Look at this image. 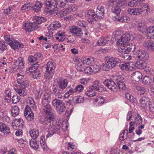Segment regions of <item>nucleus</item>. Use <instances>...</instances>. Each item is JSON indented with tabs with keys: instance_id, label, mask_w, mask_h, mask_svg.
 <instances>
[{
	"instance_id": "51",
	"label": "nucleus",
	"mask_w": 154,
	"mask_h": 154,
	"mask_svg": "<svg viewBox=\"0 0 154 154\" xmlns=\"http://www.w3.org/2000/svg\"><path fill=\"white\" fill-rule=\"evenodd\" d=\"M73 100L76 103H81L83 102L84 99L83 97L80 96H75L73 97Z\"/></svg>"
},
{
	"instance_id": "3",
	"label": "nucleus",
	"mask_w": 154,
	"mask_h": 154,
	"mask_svg": "<svg viewBox=\"0 0 154 154\" xmlns=\"http://www.w3.org/2000/svg\"><path fill=\"white\" fill-rule=\"evenodd\" d=\"M4 39L12 49L16 50L23 48L24 47V45L23 43H20L18 41L15 40L9 35L4 36Z\"/></svg>"
},
{
	"instance_id": "64",
	"label": "nucleus",
	"mask_w": 154,
	"mask_h": 154,
	"mask_svg": "<svg viewBox=\"0 0 154 154\" xmlns=\"http://www.w3.org/2000/svg\"><path fill=\"white\" fill-rule=\"evenodd\" d=\"M13 10V7L12 6H9L4 10V13L5 14L8 15L11 14Z\"/></svg>"
},
{
	"instance_id": "59",
	"label": "nucleus",
	"mask_w": 154,
	"mask_h": 154,
	"mask_svg": "<svg viewBox=\"0 0 154 154\" xmlns=\"http://www.w3.org/2000/svg\"><path fill=\"white\" fill-rule=\"evenodd\" d=\"M136 88L138 91V93L140 95L143 94L145 93V88L142 87L137 86Z\"/></svg>"
},
{
	"instance_id": "38",
	"label": "nucleus",
	"mask_w": 154,
	"mask_h": 154,
	"mask_svg": "<svg viewBox=\"0 0 154 154\" xmlns=\"http://www.w3.org/2000/svg\"><path fill=\"white\" fill-rule=\"evenodd\" d=\"M148 36L154 39V26L149 27L147 29Z\"/></svg>"
},
{
	"instance_id": "19",
	"label": "nucleus",
	"mask_w": 154,
	"mask_h": 154,
	"mask_svg": "<svg viewBox=\"0 0 154 154\" xmlns=\"http://www.w3.org/2000/svg\"><path fill=\"white\" fill-rule=\"evenodd\" d=\"M112 19L115 21H118L124 23H128L130 20V18L124 15L121 16L113 17Z\"/></svg>"
},
{
	"instance_id": "17",
	"label": "nucleus",
	"mask_w": 154,
	"mask_h": 154,
	"mask_svg": "<svg viewBox=\"0 0 154 154\" xmlns=\"http://www.w3.org/2000/svg\"><path fill=\"white\" fill-rule=\"evenodd\" d=\"M38 28L37 25L33 23H25L23 25V28L26 32H31Z\"/></svg>"
},
{
	"instance_id": "14",
	"label": "nucleus",
	"mask_w": 154,
	"mask_h": 154,
	"mask_svg": "<svg viewBox=\"0 0 154 154\" xmlns=\"http://www.w3.org/2000/svg\"><path fill=\"white\" fill-rule=\"evenodd\" d=\"M51 90H49L45 91L44 93L41 101L42 103H49L51 100Z\"/></svg>"
},
{
	"instance_id": "16",
	"label": "nucleus",
	"mask_w": 154,
	"mask_h": 154,
	"mask_svg": "<svg viewBox=\"0 0 154 154\" xmlns=\"http://www.w3.org/2000/svg\"><path fill=\"white\" fill-rule=\"evenodd\" d=\"M52 89L53 90L52 93L56 97L60 99L62 98L63 94V91L59 88L57 85H54Z\"/></svg>"
},
{
	"instance_id": "1",
	"label": "nucleus",
	"mask_w": 154,
	"mask_h": 154,
	"mask_svg": "<svg viewBox=\"0 0 154 154\" xmlns=\"http://www.w3.org/2000/svg\"><path fill=\"white\" fill-rule=\"evenodd\" d=\"M124 78L121 76H115L113 79H107L103 84L109 89L113 92L117 91L119 88L120 91L125 90L126 86L124 82Z\"/></svg>"
},
{
	"instance_id": "10",
	"label": "nucleus",
	"mask_w": 154,
	"mask_h": 154,
	"mask_svg": "<svg viewBox=\"0 0 154 154\" xmlns=\"http://www.w3.org/2000/svg\"><path fill=\"white\" fill-rule=\"evenodd\" d=\"M134 52V57L135 58H137L139 60H147L149 58L148 54L144 51L137 50Z\"/></svg>"
},
{
	"instance_id": "45",
	"label": "nucleus",
	"mask_w": 154,
	"mask_h": 154,
	"mask_svg": "<svg viewBox=\"0 0 154 154\" xmlns=\"http://www.w3.org/2000/svg\"><path fill=\"white\" fill-rule=\"evenodd\" d=\"M7 44L3 40L0 41V52L3 53L7 48Z\"/></svg>"
},
{
	"instance_id": "32",
	"label": "nucleus",
	"mask_w": 154,
	"mask_h": 154,
	"mask_svg": "<svg viewBox=\"0 0 154 154\" xmlns=\"http://www.w3.org/2000/svg\"><path fill=\"white\" fill-rule=\"evenodd\" d=\"M35 139H31L29 140V144L32 149L36 150L39 147V143L35 140Z\"/></svg>"
},
{
	"instance_id": "40",
	"label": "nucleus",
	"mask_w": 154,
	"mask_h": 154,
	"mask_svg": "<svg viewBox=\"0 0 154 154\" xmlns=\"http://www.w3.org/2000/svg\"><path fill=\"white\" fill-rule=\"evenodd\" d=\"M142 119L139 114H137L135 115L134 122L135 124L139 125L142 123Z\"/></svg>"
},
{
	"instance_id": "15",
	"label": "nucleus",
	"mask_w": 154,
	"mask_h": 154,
	"mask_svg": "<svg viewBox=\"0 0 154 154\" xmlns=\"http://www.w3.org/2000/svg\"><path fill=\"white\" fill-rule=\"evenodd\" d=\"M44 3V8L48 10L52 8H56L57 7L56 1L55 0H46L43 2Z\"/></svg>"
},
{
	"instance_id": "31",
	"label": "nucleus",
	"mask_w": 154,
	"mask_h": 154,
	"mask_svg": "<svg viewBox=\"0 0 154 154\" xmlns=\"http://www.w3.org/2000/svg\"><path fill=\"white\" fill-rule=\"evenodd\" d=\"M45 140V136L43 135L42 136L40 137V143L43 151L45 152H46L48 151L49 149L46 144Z\"/></svg>"
},
{
	"instance_id": "7",
	"label": "nucleus",
	"mask_w": 154,
	"mask_h": 154,
	"mask_svg": "<svg viewBox=\"0 0 154 154\" xmlns=\"http://www.w3.org/2000/svg\"><path fill=\"white\" fill-rule=\"evenodd\" d=\"M18 78L17 80L19 87L26 88L28 84V79L25 76L17 74Z\"/></svg>"
},
{
	"instance_id": "33",
	"label": "nucleus",
	"mask_w": 154,
	"mask_h": 154,
	"mask_svg": "<svg viewBox=\"0 0 154 154\" xmlns=\"http://www.w3.org/2000/svg\"><path fill=\"white\" fill-rule=\"evenodd\" d=\"M29 134L32 139H35L39 135L38 131L36 129H33L29 131Z\"/></svg>"
},
{
	"instance_id": "62",
	"label": "nucleus",
	"mask_w": 154,
	"mask_h": 154,
	"mask_svg": "<svg viewBox=\"0 0 154 154\" xmlns=\"http://www.w3.org/2000/svg\"><path fill=\"white\" fill-rule=\"evenodd\" d=\"M126 97L127 99L129 100L131 103H133L135 101V98L133 96L129 93L126 94Z\"/></svg>"
},
{
	"instance_id": "18",
	"label": "nucleus",
	"mask_w": 154,
	"mask_h": 154,
	"mask_svg": "<svg viewBox=\"0 0 154 154\" xmlns=\"http://www.w3.org/2000/svg\"><path fill=\"white\" fill-rule=\"evenodd\" d=\"M60 123L59 122L57 123L56 125L54 126L53 128L49 131L48 133L46 135V138L51 137L57 132V134H58L60 132Z\"/></svg>"
},
{
	"instance_id": "26",
	"label": "nucleus",
	"mask_w": 154,
	"mask_h": 154,
	"mask_svg": "<svg viewBox=\"0 0 154 154\" xmlns=\"http://www.w3.org/2000/svg\"><path fill=\"white\" fill-rule=\"evenodd\" d=\"M14 88L16 92L21 96H25L27 94V91L26 88L23 87H14Z\"/></svg>"
},
{
	"instance_id": "57",
	"label": "nucleus",
	"mask_w": 154,
	"mask_h": 154,
	"mask_svg": "<svg viewBox=\"0 0 154 154\" xmlns=\"http://www.w3.org/2000/svg\"><path fill=\"white\" fill-rule=\"evenodd\" d=\"M14 121L16 122V124L17 125V127H20L22 128L23 127V119H16Z\"/></svg>"
},
{
	"instance_id": "41",
	"label": "nucleus",
	"mask_w": 154,
	"mask_h": 154,
	"mask_svg": "<svg viewBox=\"0 0 154 154\" xmlns=\"http://www.w3.org/2000/svg\"><path fill=\"white\" fill-rule=\"evenodd\" d=\"M137 28L139 32L142 33L144 32L146 30V26L144 23H139Z\"/></svg>"
},
{
	"instance_id": "9",
	"label": "nucleus",
	"mask_w": 154,
	"mask_h": 154,
	"mask_svg": "<svg viewBox=\"0 0 154 154\" xmlns=\"http://www.w3.org/2000/svg\"><path fill=\"white\" fill-rule=\"evenodd\" d=\"M104 6L100 5L97 7L95 16V21H99L104 18Z\"/></svg>"
},
{
	"instance_id": "46",
	"label": "nucleus",
	"mask_w": 154,
	"mask_h": 154,
	"mask_svg": "<svg viewBox=\"0 0 154 154\" xmlns=\"http://www.w3.org/2000/svg\"><path fill=\"white\" fill-rule=\"evenodd\" d=\"M142 82L143 83L145 84L150 85L152 82V80L149 76H145L143 79Z\"/></svg>"
},
{
	"instance_id": "22",
	"label": "nucleus",
	"mask_w": 154,
	"mask_h": 154,
	"mask_svg": "<svg viewBox=\"0 0 154 154\" xmlns=\"http://www.w3.org/2000/svg\"><path fill=\"white\" fill-rule=\"evenodd\" d=\"M44 3L41 1H37L35 4L32 7V10L36 13L39 12L41 11L42 8H44Z\"/></svg>"
},
{
	"instance_id": "58",
	"label": "nucleus",
	"mask_w": 154,
	"mask_h": 154,
	"mask_svg": "<svg viewBox=\"0 0 154 154\" xmlns=\"http://www.w3.org/2000/svg\"><path fill=\"white\" fill-rule=\"evenodd\" d=\"M75 93H76V92L75 91V89H73L72 88H71L69 91L66 92L64 94V97L65 98H67L70 95Z\"/></svg>"
},
{
	"instance_id": "30",
	"label": "nucleus",
	"mask_w": 154,
	"mask_h": 154,
	"mask_svg": "<svg viewBox=\"0 0 154 154\" xmlns=\"http://www.w3.org/2000/svg\"><path fill=\"white\" fill-rule=\"evenodd\" d=\"M46 20L45 18L42 17L35 16L33 18V23L36 25L40 24L45 22Z\"/></svg>"
},
{
	"instance_id": "53",
	"label": "nucleus",
	"mask_w": 154,
	"mask_h": 154,
	"mask_svg": "<svg viewBox=\"0 0 154 154\" xmlns=\"http://www.w3.org/2000/svg\"><path fill=\"white\" fill-rule=\"evenodd\" d=\"M28 69H26V71H30V70H38V69L39 67V65L35 62Z\"/></svg>"
},
{
	"instance_id": "12",
	"label": "nucleus",
	"mask_w": 154,
	"mask_h": 154,
	"mask_svg": "<svg viewBox=\"0 0 154 154\" xmlns=\"http://www.w3.org/2000/svg\"><path fill=\"white\" fill-rule=\"evenodd\" d=\"M100 69V67L97 65L87 66V75H93L98 72Z\"/></svg>"
},
{
	"instance_id": "11",
	"label": "nucleus",
	"mask_w": 154,
	"mask_h": 154,
	"mask_svg": "<svg viewBox=\"0 0 154 154\" xmlns=\"http://www.w3.org/2000/svg\"><path fill=\"white\" fill-rule=\"evenodd\" d=\"M100 82L99 80H96L93 82L92 86L90 88V89L87 91H88V93H87V96L92 97L95 96L96 95V93L94 90H96V91L99 86Z\"/></svg>"
},
{
	"instance_id": "35",
	"label": "nucleus",
	"mask_w": 154,
	"mask_h": 154,
	"mask_svg": "<svg viewBox=\"0 0 154 154\" xmlns=\"http://www.w3.org/2000/svg\"><path fill=\"white\" fill-rule=\"evenodd\" d=\"M11 111L12 116L14 117H15L19 115L20 109L18 106H12Z\"/></svg>"
},
{
	"instance_id": "42",
	"label": "nucleus",
	"mask_w": 154,
	"mask_h": 154,
	"mask_svg": "<svg viewBox=\"0 0 154 154\" xmlns=\"http://www.w3.org/2000/svg\"><path fill=\"white\" fill-rule=\"evenodd\" d=\"M109 41V40L105 38H101L97 42L98 45L102 46L105 45Z\"/></svg>"
},
{
	"instance_id": "21",
	"label": "nucleus",
	"mask_w": 154,
	"mask_h": 154,
	"mask_svg": "<svg viewBox=\"0 0 154 154\" xmlns=\"http://www.w3.org/2000/svg\"><path fill=\"white\" fill-rule=\"evenodd\" d=\"M143 45L146 49L154 51V41L152 40H146L144 42Z\"/></svg>"
},
{
	"instance_id": "44",
	"label": "nucleus",
	"mask_w": 154,
	"mask_h": 154,
	"mask_svg": "<svg viewBox=\"0 0 154 154\" xmlns=\"http://www.w3.org/2000/svg\"><path fill=\"white\" fill-rule=\"evenodd\" d=\"M1 132L3 133L5 136H7L10 133V129L9 127L5 124Z\"/></svg>"
},
{
	"instance_id": "5",
	"label": "nucleus",
	"mask_w": 154,
	"mask_h": 154,
	"mask_svg": "<svg viewBox=\"0 0 154 154\" xmlns=\"http://www.w3.org/2000/svg\"><path fill=\"white\" fill-rule=\"evenodd\" d=\"M121 62L120 59L116 57H108L106 59V66L108 68H112Z\"/></svg>"
},
{
	"instance_id": "2",
	"label": "nucleus",
	"mask_w": 154,
	"mask_h": 154,
	"mask_svg": "<svg viewBox=\"0 0 154 154\" xmlns=\"http://www.w3.org/2000/svg\"><path fill=\"white\" fill-rule=\"evenodd\" d=\"M42 104V109L45 116L39 120V122L44 127L49 128L55 118L53 110L49 103Z\"/></svg>"
},
{
	"instance_id": "52",
	"label": "nucleus",
	"mask_w": 154,
	"mask_h": 154,
	"mask_svg": "<svg viewBox=\"0 0 154 154\" xmlns=\"http://www.w3.org/2000/svg\"><path fill=\"white\" fill-rule=\"evenodd\" d=\"M30 10H32V6L29 5V3H26L22 5L21 8V10H24L27 11Z\"/></svg>"
},
{
	"instance_id": "23",
	"label": "nucleus",
	"mask_w": 154,
	"mask_h": 154,
	"mask_svg": "<svg viewBox=\"0 0 154 154\" xmlns=\"http://www.w3.org/2000/svg\"><path fill=\"white\" fill-rule=\"evenodd\" d=\"M96 14L93 10H89L87 12V21L91 23H92L94 20H95Z\"/></svg>"
},
{
	"instance_id": "39",
	"label": "nucleus",
	"mask_w": 154,
	"mask_h": 154,
	"mask_svg": "<svg viewBox=\"0 0 154 154\" xmlns=\"http://www.w3.org/2000/svg\"><path fill=\"white\" fill-rule=\"evenodd\" d=\"M55 109L56 111L58 114H62L65 111L66 109V106H65V103H63Z\"/></svg>"
},
{
	"instance_id": "61",
	"label": "nucleus",
	"mask_w": 154,
	"mask_h": 154,
	"mask_svg": "<svg viewBox=\"0 0 154 154\" xmlns=\"http://www.w3.org/2000/svg\"><path fill=\"white\" fill-rule=\"evenodd\" d=\"M17 62L18 63L20 67L22 68L24 67V62L23 58L19 57L17 60Z\"/></svg>"
},
{
	"instance_id": "24",
	"label": "nucleus",
	"mask_w": 154,
	"mask_h": 154,
	"mask_svg": "<svg viewBox=\"0 0 154 154\" xmlns=\"http://www.w3.org/2000/svg\"><path fill=\"white\" fill-rule=\"evenodd\" d=\"M149 101V99L147 95L142 97L139 100L140 104L141 107L145 108L146 107L147 103Z\"/></svg>"
},
{
	"instance_id": "63",
	"label": "nucleus",
	"mask_w": 154,
	"mask_h": 154,
	"mask_svg": "<svg viewBox=\"0 0 154 154\" xmlns=\"http://www.w3.org/2000/svg\"><path fill=\"white\" fill-rule=\"evenodd\" d=\"M84 88V87L81 85H77L75 89V91L76 92H81L82 91Z\"/></svg>"
},
{
	"instance_id": "60",
	"label": "nucleus",
	"mask_w": 154,
	"mask_h": 154,
	"mask_svg": "<svg viewBox=\"0 0 154 154\" xmlns=\"http://www.w3.org/2000/svg\"><path fill=\"white\" fill-rule=\"evenodd\" d=\"M50 34H48V35H46V36H47L48 35V38L47 37H44L43 35L41 36L40 37L37 38V39L39 41H45L46 42H47L48 43H45L46 44H47L48 43V42H49L50 41L48 40V39H50V38L49 37V35Z\"/></svg>"
},
{
	"instance_id": "8",
	"label": "nucleus",
	"mask_w": 154,
	"mask_h": 154,
	"mask_svg": "<svg viewBox=\"0 0 154 154\" xmlns=\"http://www.w3.org/2000/svg\"><path fill=\"white\" fill-rule=\"evenodd\" d=\"M122 47L118 49V51L121 54L122 56L125 54H128L130 51L134 52L135 48L134 45H133L132 44H129V45Z\"/></svg>"
},
{
	"instance_id": "50",
	"label": "nucleus",
	"mask_w": 154,
	"mask_h": 154,
	"mask_svg": "<svg viewBox=\"0 0 154 154\" xmlns=\"http://www.w3.org/2000/svg\"><path fill=\"white\" fill-rule=\"evenodd\" d=\"M20 99V96L17 94L13 95L11 98V101L13 104H17L19 102Z\"/></svg>"
},
{
	"instance_id": "25",
	"label": "nucleus",
	"mask_w": 154,
	"mask_h": 154,
	"mask_svg": "<svg viewBox=\"0 0 154 154\" xmlns=\"http://www.w3.org/2000/svg\"><path fill=\"white\" fill-rule=\"evenodd\" d=\"M26 72L30 75L31 77L34 79H39L40 77L41 73L39 70H30V71H26Z\"/></svg>"
},
{
	"instance_id": "36",
	"label": "nucleus",
	"mask_w": 154,
	"mask_h": 154,
	"mask_svg": "<svg viewBox=\"0 0 154 154\" xmlns=\"http://www.w3.org/2000/svg\"><path fill=\"white\" fill-rule=\"evenodd\" d=\"M63 103L64 102L62 100L55 98L52 101V104L53 106L55 107L56 109Z\"/></svg>"
},
{
	"instance_id": "27",
	"label": "nucleus",
	"mask_w": 154,
	"mask_h": 154,
	"mask_svg": "<svg viewBox=\"0 0 154 154\" xmlns=\"http://www.w3.org/2000/svg\"><path fill=\"white\" fill-rule=\"evenodd\" d=\"M104 98L101 96L97 97L94 100L93 103L96 106H101L104 103Z\"/></svg>"
},
{
	"instance_id": "54",
	"label": "nucleus",
	"mask_w": 154,
	"mask_h": 154,
	"mask_svg": "<svg viewBox=\"0 0 154 154\" xmlns=\"http://www.w3.org/2000/svg\"><path fill=\"white\" fill-rule=\"evenodd\" d=\"M128 5L131 7H136L139 6L140 5L141 6L140 3L136 1V0H132L131 1L129 2L128 4Z\"/></svg>"
},
{
	"instance_id": "29",
	"label": "nucleus",
	"mask_w": 154,
	"mask_h": 154,
	"mask_svg": "<svg viewBox=\"0 0 154 154\" xmlns=\"http://www.w3.org/2000/svg\"><path fill=\"white\" fill-rule=\"evenodd\" d=\"M134 66L138 69H143L146 67V64L145 62V60H139L136 61Z\"/></svg>"
},
{
	"instance_id": "20",
	"label": "nucleus",
	"mask_w": 154,
	"mask_h": 154,
	"mask_svg": "<svg viewBox=\"0 0 154 154\" xmlns=\"http://www.w3.org/2000/svg\"><path fill=\"white\" fill-rule=\"evenodd\" d=\"M82 29L79 27L75 26H72L70 29V32L74 36H81V32Z\"/></svg>"
},
{
	"instance_id": "48",
	"label": "nucleus",
	"mask_w": 154,
	"mask_h": 154,
	"mask_svg": "<svg viewBox=\"0 0 154 154\" xmlns=\"http://www.w3.org/2000/svg\"><path fill=\"white\" fill-rule=\"evenodd\" d=\"M120 63L119 66L121 69L125 70H129L130 66L128 63L123 62Z\"/></svg>"
},
{
	"instance_id": "34",
	"label": "nucleus",
	"mask_w": 154,
	"mask_h": 154,
	"mask_svg": "<svg viewBox=\"0 0 154 154\" xmlns=\"http://www.w3.org/2000/svg\"><path fill=\"white\" fill-rule=\"evenodd\" d=\"M132 77L136 81H139L142 79V75L141 72L139 71H136L132 74Z\"/></svg>"
},
{
	"instance_id": "55",
	"label": "nucleus",
	"mask_w": 154,
	"mask_h": 154,
	"mask_svg": "<svg viewBox=\"0 0 154 154\" xmlns=\"http://www.w3.org/2000/svg\"><path fill=\"white\" fill-rule=\"evenodd\" d=\"M34 58L36 60L42 61V60L43 55L40 52H37L34 55Z\"/></svg>"
},
{
	"instance_id": "47",
	"label": "nucleus",
	"mask_w": 154,
	"mask_h": 154,
	"mask_svg": "<svg viewBox=\"0 0 154 154\" xmlns=\"http://www.w3.org/2000/svg\"><path fill=\"white\" fill-rule=\"evenodd\" d=\"M85 60L83 61L81 63H79L77 65V69L79 71L82 72L84 70L85 71L86 68L84 66Z\"/></svg>"
},
{
	"instance_id": "37",
	"label": "nucleus",
	"mask_w": 154,
	"mask_h": 154,
	"mask_svg": "<svg viewBox=\"0 0 154 154\" xmlns=\"http://www.w3.org/2000/svg\"><path fill=\"white\" fill-rule=\"evenodd\" d=\"M111 6L112 7L111 8L112 12L114 14H116V16H118V14H119L121 11L119 6L117 5Z\"/></svg>"
},
{
	"instance_id": "4",
	"label": "nucleus",
	"mask_w": 154,
	"mask_h": 154,
	"mask_svg": "<svg viewBox=\"0 0 154 154\" xmlns=\"http://www.w3.org/2000/svg\"><path fill=\"white\" fill-rule=\"evenodd\" d=\"M56 66V64L54 62L49 61L47 63L45 67V79H49L52 78L55 73Z\"/></svg>"
},
{
	"instance_id": "56",
	"label": "nucleus",
	"mask_w": 154,
	"mask_h": 154,
	"mask_svg": "<svg viewBox=\"0 0 154 154\" xmlns=\"http://www.w3.org/2000/svg\"><path fill=\"white\" fill-rule=\"evenodd\" d=\"M72 10L71 8L68 6L67 8H66L64 9L61 12V14L63 16H65L67 15L68 14L70 13V12Z\"/></svg>"
},
{
	"instance_id": "49",
	"label": "nucleus",
	"mask_w": 154,
	"mask_h": 154,
	"mask_svg": "<svg viewBox=\"0 0 154 154\" xmlns=\"http://www.w3.org/2000/svg\"><path fill=\"white\" fill-rule=\"evenodd\" d=\"M66 5V0H57L56 1V4L57 7L56 8L59 7L64 8Z\"/></svg>"
},
{
	"instance_id": "28",
	"label": "nucleus",
	"mask_w": 154,
	"mask_h": 154,
	"mask_svg": "<svg viewBox=\"0 0 154 154\" xmlns=\"http://www.w3.org/2000/svg\"><path fill=\"white\" fill-rule=\"evenodd\" d=\"M68 84L67 80L66 79H62L58 82V87L60 89L64 90Z\"/></svg>"
},
{
	"instance_id": "6",
	"label": "nucleus",
	"mask_w": 154,
	"mask_h": 154,
	"mask_svg": "<svg viewBox=\"0 0 154 154\" xmlns=\"http://www.w3.org/2000/svg\"><path fill=\"white\" fill-rule=\"evenodd\" d=\"M131 36L130 34L126 33L123 35L121 38L119 39L117 43L118 45H120L122 47L129 45V42L131 39Z\"/></svg>"
},
{
	"instance_id": "43",
	"label": "nucleus",
	"mask_w": 154,
	"mask_h": 154,
	"mask_svg": "<svg viewBox=\"0 0 154 154\" xmlns=\"http://www.w3.org/2000/svg\"><path fill=\"white\" fill-rule=\"evenodd\" d=\"M127 135L128 131L125 130H123L120 134L119 139L121 141H124L127 138Z\"/></svg>"
},
{
	"instance_id": "13",
	"label": "nucleus",
	"mask_w": 154,
	"mask_h": 154,
	"mask_svg": "<svg viewBox=\"0 0 154 154\" xmlns=\"http://www.w3.org/2000/svg\"><path fill=\"white\" fill-rule=\"evenodd\" d=\"M24 115L26 119L29 121L31 122L34 119V114L29 106L26 105L24 112Z\"/></svg>"
}]
</instances>
